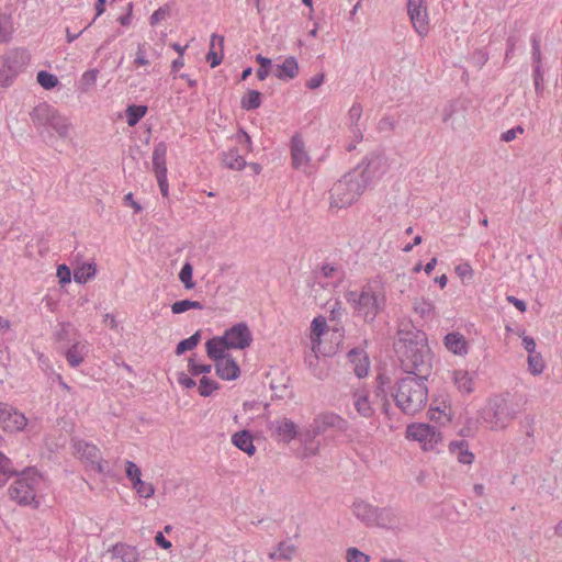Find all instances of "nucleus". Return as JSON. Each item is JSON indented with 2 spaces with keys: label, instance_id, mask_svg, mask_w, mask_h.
Masks as SVG:
<instances>
[{
  "label": "nucleus",
  "instance_id": "nucleus-36",
  "mask_svg": "<svg viewBox=\"0 0 562 562\" xmlns=\"http://www.w3.org/2000/svg\"><path fill=\"white\" fill-rule=\"evenodd\" d=\"M97 273L94 263H83L74 271V279L77 283H86Z\"/></svg>",
  "mask_w": 562,
  "mask_h": 562
},
{
  "label": "nucleus",
  "instance_id": "nucleus-32",
  "mask_svg": "<svg viewBox=\"0 0 562 562\" xmlns=\"http://www.w3.org/2000/svg\"><path fill=\"white\" fill-rule=\"evenodd\" d=\"M413 310L426 321H431L437 316L435 304L429 299H416L413 303Z\"/></svg>",
  "mask_w": 562,
  "mask_h": 562
},
{
  "label": "nucleus",
  "instance_id": "nucleus-51",
  "mask_svg": "<svg viewBox=\"0 0 562 562\" xmlns=\"http://www.w3.org/2000/svg\"><path fill=\"white\" fill-rule=\"evenodd\" d=\"M98 75H99L98 69H90L82 74L81 85H82L83 91H88L91 87H93L95 85Z\"/></svg>",
  "mask_w": 562,
  "mask_h": 562
},
{
  "label": "nucleus",
  "instance_id": "nucleus-55",
  "mask_svg": "<svg viewBox=\"0 0 562 562\" xmlns=\"http://www.w3.org/2000/svg\"><path fill=\"white\" fill-rule=\"evenodd\" d=\"M347 562H369V557L357 548H349L346 553Z\"/></svg>",
  "mask_w": 562,
  "mask_h": 562
},
{
  "label": "nucleus",
  "instance_id": "nucleus-6",
  "mask_svg": "<svg viewBox=\"0 0 562 562\" xmlns=\"http://www.w3.org/2000/svg\"><path fill=\"white\" fill-rule=\"evenodd\" d=\"M361 177L352 169L331 186L329 190L330 209L349 207L360 199L368 189Z\"/></svg>",
  "mask_w": 562,
  "mask_h": 562
},
{
  "label": "nucleus",
  "instance_id": "nucleus-14",
  "mask_svg": "<svg viewBox=\"0 0 562 562\" xmlns=\"http://www.w3.org/2000/svg\"><path fill=\"white\" fill-rule=\"evenodd\" d=\"M344 426L345 419L340 415L333 412L322 413L314 418L311 425L312 429L307 431V436L315 438L329 429H342Z\"/></svg>",
  "mask_w": 562,
  "mask_h": 562
},
{
  "label": "nucleus",
  "instance_id": "nucleus-49",
  "mask_svg": "<svg viewBox=\"0 0 562 562\" xmlns=\"http://www.w3.org/2000/svg\"><path fill=\"white\" fill-rule=\"evenodd\" d=\"M530 42H531V47H532V52H531V58H532V61H533V66L535 65H541L542 64V55H541V36L540 34H532L531 37H530Z\"/></svg>",
  "mask_w": 562,
  "mask_h": 562
},
{
  "label": "nucleus",
  "instance_id": "nucleus-53",
  "mask_svg": "<svg viewBox=\"0 0 562 562\" xmlns=\"http://www.w3.org/2000/svg\"><path fill=\"white\" fill-rule=\"evenodd\" d=\"M256 60L260 65L259 69L257 70V78L260 81H262L269 75V67L271 66V59H269L262 55H257Z\"/></svg>",
  "mask_w": 562,
  "mask_h": 562
},
{
  "label": "nucleus",
  "instance_id": "nucleus-62",
  "mask_svg": "<svg viewBox=\"0 0 562 562\" xmlns=\"http://www.w3.org/2000/svg\"><path fill=\"white\" fill-rule=\"evenodd\" d=\"M324 79H325L324 74H317V75L313 76L311 79L307 80L306 87L308 89L314 90V89H316V88H318V87H321L323 85Z\"/></svg>",
  "mask_w": 562,
  "mask_h": 562
},
{
  "label": "nucleus",
  "instance_id": "nucleus-63",
  "mask_svg": "<svg viewBox=\"0 0 562 562\" xmlns=\"http://www.w3.org/2000/svg\"><path fill=\"white\" fill-rule=\"evenodd\" d=\"M522 346L529 355L536 353V341L532 337L524 336L522 337Z\"/></svg>",
  "mask_w": 562,
  "mask_h": 562
},
{
  "label": "nucleus",
  "instance_id": "nucleus-12",
  "mask_svg": "<svg viewBox=\"0 0 562 562\" xmlns=\"http://www.w3.org/2000/svg\"><path fill=\"white\" fill-rule=\"evenodd\" d=\"M229 349H246L252 341V334L246 323H238L221 336Z\"/></svg>",
  "mask_w": 562,
  "mask_h": 562
},
{
  "label": "nucleus",
  "instance_id": "nucleus-47",
  "mask_svg": "<svg viewBox=\"0 0 562 562\" xmlns=\"http://www.w3.org/2000/svg\"><path fill=\"white\" fill-rule=\"evenodd\" d=\"M137 495L143 498H150L155 494V487L151 483L144 482L143 480H137L132 485Z\"/></svg>",
  "mask_w": 562,
  "mask_h": 562
},
{
  "label": "nucleus",
  "instance_id": "nucleus-5",
  "mask_svg": "<svg viewBox=\"0 0 562 562\" xmlns=\"http://www.w3.org/2000/svg\"><path fill=\"white\" fill-rule=\"evenodd\" d=\"M42 474L35 468H26L19 472L9 487V496L21 506L37 508V495L43 488Z\"/></svg>",
  "mask_w": 562,
  "mask_h": 562
},
{
  "label": "nucleus",
  "instance_id": "nucleus-27",
  "mask_svg": "<svg viewBox=\"0 0 562 562\" xmlns=\"http://www.w3.org/2000/svg\"><path fill=\"white\" fill-rule=\"evenodd\" d=\"M110 551L113 558L122 562H137L139 558L136 547L123 542L115 543Z\"/></svg>",
  "mask_w": 562,
  "mask_h": 562
},
{
  "label": "nucleus",
  "instance_id": "nucleus-54",
  "mask_svg": "<svg viewBox=\"0 0 562 562\" xmlns=\"http://www.w3.org/2000/svg\"><path fill=\"white\" fill-rule=\"evenodd\" d=\"M126 476L132 482V485L137 480H142V471L133 462V461H126Z\"/></svg>",
  "mask_w": 562,
  "mask_h": 562
},
{
  "label": "nucleus",
  "instance_id": "nucleus-41",
  "mask_svg": "<svg viewBox=\"0 0 562 562\" xmlns=\"http://www.w3.org/2000/svg\"><path fill=\"white\" fill-rule=\"evenodd\" d=\"M189 310H203V304L199 301L181 300L171 305V312L173 314H181Z\"/></svg>",
  "mask_w": 562,
  "mask_h": 562
},
{
  "label": "nucleus",
  "instance_id": "nucleus-4",
  "mask_svg": "<svg viewBox=\"0 0 562 562\" xmlns=\"http://www.w3.org/2000/svg\"><path fill=\"white\" fill-rule=\"evenodd\" d=\"M426 379L406 376L398 381L394 400L397 407L405 414L415 415L428 401Z\"/></svg>",
  "mask_w": 562,
  "mask_h": 562
},
{
  "label": "nucleus",
  "instance_id": "nucleus-20",
  "mask_svg": "<svg viewBox=\"0 0 562 562\" xmlns=\"http://www.w3.org/2000/svg\"><path fill=\"white\" fill-rule=\"evenodd\" d=\"M352 404L360 416L364 418H370L373 416L374 408L370 402L368 390H356L352 394Z\"/></svg>",
  "mask_w": 562,
  "mask_h": 562
},
{
  "label": "nucleus",
  "instance_id": "nucleus-15",
  "mask_svg": "<svg viewBox=\"0 0 562 562\" xmlns=\"http://www.w3.org/2000/svg\"><path fill=\"white\" fill-rule=\"evenodd\" d=\"M27 425L24 414L7 404L0 403V426L4 431L19 432Z\"/></svg>",
  "mask_w": 562,
  "mask_h": 562
},
{
  "label": "nucleus",
  "instance_id": "nucleus-1",
  "mask_svg": "<svg viewBox=\"0 0 562 562\" xmlns=\"http://www.w3.org/2000/svg\"><path fill=\"white\" fill-rule=\"evenodd\" d=\"M396 352L402 369L408 376L427 379L431 371L430 349L424 331L411 327L400 329Z\"/></svg>",
  "mask_w": 562,
  "mask_h": 562
},
{
  "label": "nucleus",
  "instance_id": "nucleus-10",
  "mask_svg": "<svg viewBox=\"0 0 562 562\" xmlns=\"http://www.w3.org/2000/svg\"><path fill=\"white\" fill-rule=\"evenodd\" d=\"M406 437L420 442L425 450H432L441 440L440 431L436 427L424 423L408 425L406 428Z\"/></svg>",
  "mask_w": 562,
  "mask_h": 562
},
{
  "label": "nucleus",
  "instance_id": "nucleus-38",
  "mask_svg": "<svg viewBox=\"0 0 562 562\" xmlns=\"http://www.w3.org/2000/svg\"><path fill=\"white\" fill-rule=\"evenodd\" d=\"M201 341V331L196 330L192 336L181 340L176 348V355L180 356L186 351L194 349Z\"/></svg>",
  "mask_w": 562,
  "mask_h": 562
},
{
  "label": "nucleus",
  "instance_id": "nucleus-17",
  "mask_svg": "<svg viewBox=\"0 0 562 562\" xmlns=\"http://www.w3.org/2000/svg\"><path fill=\"white\" fill-rule=\"evenodd\" d=\"M290 153L292 167L296 170L306 172L311 164V157L308 155L304 140L299 134L292 136L290 144Z\"/></svg>",
  "mask_w": 562,
  "mask_h": 562
},
{
  "label": "nucleus",
  "instance_id": "nucleus-35",
  "mask_svg": "<svg viewBox=\"0 0 562 562\" xmlns=\"http://www.w3.org/2000/svg\"><path fill=\"white\" fill-rule=\"evenodd\" d=\"M14 32L12 16L8 13H0V43H9Z\"/></svg>",
  "mask_w": 562,
  "mask_h": 562
},
{
  "label": "nucleus",
  "instance_id": "nucleus-16",
  "mask_svg": "<svg viewBox=\"0 0 562 562\" xmlns=\"http://www.w3.org/2000/svg\"><path fill=\"white\" fill-rule=\"evenodd\" d=\"M74 449L76 454L80 459L86 460L91 469L95 470L98 473H104L105 469L100 456V450L97 446L83 440H75Z\"/></svg>",
  "mask_w": 562,
  "mask_h": 562
},
{
  "label": "nucleus",
  "instance_id": "nucleus-59",
  "mask_svg": "<svg viewBox=\"0 0 562 562\" xmlns=\"http://www.w3.org/2000/svg\"><path fill=\"white\" fill-rule=\"evenodd\" d=\"M57 277L61 284L69 283L71 280L70 269L66 265H60L57 268Z\"/></svg>",
  "mask_w": 562,
  "mask_h": 562
},
{
  "label": "nucleus",
  "instance_id": "nucleus-2",
  "mask_svg": "<svg viewBox=\"0 0 562 562\" xmlns=\"http://www.w3.org/2000/svg\"><path fill=\"white\" fill-rule=\"evenodd\" d=\"M30 116L37 135L47 145H54L57 139L69 138L72 125L53 105L42 102L32 110Z\"/></svg>",
  "mask_w": 562,
  "mask_h": 562
},
{
  "label": "nucleus",
  "instance_id": "nucleus-48",
  "mask_svg": "<svg viewBox=\"0 0 562 562\" xmlns=\"http://www.w3.org/2000/svg\"><path fill=\"white\" fill-rule=\"evenodd\" d=\"M218 389V383L215 380L203 375L199 382V393L201 396H210L215 390Z\"/></svg>",
  "mask_w": 562,
  "mask_h": 562
},
{
  "label": "nucleus",
  "instance_id": "nucleus-21",
  "mask_svg": "<svg viewBox=\"0 0 562 562\" xmlns=\"http://www.w3.org/2000/svg\"><path fill=\"white\" fill-rule=\"evenodd\" d=\"M449 452L462 464H472L474 453L469 448V442L464 439L452 440L449 443Z\"/></svg>",
  "mask_w": 562,
  "mask_h": 562
},
{
  "label": "nucleus",
  "instance_id": "nucleus-18",
  "mask_svg": "<svg viewBox=\"0 0 562 562\" xmlns=\"http://www.w3.org/2000/svg\"><path fill=\"white\" fill-rule=\"evenodd\" d=\"M348 363L353 373L359 378H364L369 373L370 360L363 349L355 348L347 353Z\"/></svg>",
  "mask_w": 562,
  "mask_h": 562
},
{
  "label": "nucleus",
  "instance_id": "nucleus-58",
  "mask_svg": "<svg viewBox=\"0 0 562 562\" xmlns=\"http://www.w3.org/2000/svg\"><path fill=\"white\" fill-rule=\"evenodd\" d=\"M522 133H524V128L520 125H518L516 127H513V128L507 130L506 132L502 133L501 139L503 142L509 143V142L514 140L518 134H522Z\"/></svg>",
  "mask_w": 562,
  "mask_h": 562
},
{
  "label": "nucleus",
  "instance_id": "nucleus-9",
  "mask_svg": "<svg viewBox=\"0 0 562 562\" xmlns=\"http://www.w3.org/2000/svg\"><path fill=\"white\" fill-rule=\"evenodd\" d=\"M386 161L381 155L372 154L367 156L360 165L353 168L359 172L366 186L370 188L376 180L386 172Z\"/></svg>",
  "mask_w": 562,
  "mask_h": 562
},
{
  "label": "nucleus",
  "instance_id": "nucleus-28",
  "mask_svg": "<svg viewBox=\"0 0 562 562\" xmlns=\"http://www.w3.org/2000/svg\"><path fill=\"white\" fill-rule=\"evenodd\" d=\"M88 351L87 344L76 341L65 351V357L70 367L77 368L83 362Z\"/></svg>",
  "mask_w": 562,
  "mask_h": 562
},
{
  "label": "nucleus",
  "instance_id": "nucleus-34",
  "mask_svg": "<svg viewBox=\"0 0 562 562\" xmlns=\"http://www.w3.org/2000/svg\"><path fill=\"white\" fill-rule=\"evenodd\" d=\"M18 56L16 52L10 53L5 56L2 66H0V87H8L12 83L15 71L11 66V60Z\"/></svg>",
  "mask_w": 562,
  "mask_h": 562
},
{
  "label": "nucleus",
  "instance_id": "nucleus-46",
  "mask_svg": "<svg viewBox=\"0 0 562 562\" xmlns=\"http://www.w3.org/2000/svg\"><path fill=\"white\" fill-rule=\"evenodd\" d=\"M37 82L46 90H50L58 85V78L45 70H41L37 72Z\"/></svg>",
  "mask_w": 562,
  "mask_h": 562
},
{
  "label": "nucleus",
  "instance_id": "nucleus-7",
  "mask_svg": "<svg viewBox=\"0 0 562 562\" xmlns=\"http://www.w3.org/2000/svg\"><path fill=\"white\" fill-rule=\"evenodd\" d=\"M514 418L515 411L499 396L490 398L477 412V422L491 430L505 429Z\"/></svg>",
  "mask_w": 562,
  "mask_h": 562
},
{
  "label": "nucleus",
  "instance_id": "nucleus-39",
  "mask_svg": "<svg viewBox=\"0 0 562 562\" xmlns=\"http://www.w3.org/2000/svg\"><path fill=\"white\" fill-rule=\"evenodd\" d=\"M295 552V546L282 541L279 543L277 551L271 552L269 554L270 559H283V560H291Z\"/></svg>",
  "mask_w": 562,
  "mask_h": 562
},
{
  "label": "nucleus",
  "instance_id": "nucleus-43",
  "mask_svg": "<svg viewBox=\"0 0 562 562\" xmlns=\"http://www.w3.org/2000/svg\"><path fill=\"white\" fill-rule=\"evenodd\" d=\"M215 41H218V44L223 45L224 37L223 36H218L216 34H212V36H211V50L206 55V60H207V63L210 64V66L212 68L218 66L222 63V57H223L222 55H220V54H217L216 52L213 50V47L215 45Z\"/></svg>",
  "mask_w": 562,
  "mask_h": 562
},
{
  "label": "nucleus",
  "instance_id": "nucleus-3",
  "mask_svg": "<svg viewBox=\"0 0 562 562\" xmlns=\"http://www.w3.org/2000/svg\"><path fill=\"white\" fill-rule=\"evenodd\" d=\"M346 301L358 316L363 317L367 322H373L384 308L386 296L383 285L379 281H371L364 284L360 291L347 292Z\"/></svg>",
  "mask_w": 562,
  "mask_h": 562
},
{
  "label": "nucleus",
  "instance_id": "nucleus-19",
  "mask_svg": "<svg viewBox=\"0 0 562 562\" xmlns=\"http://www.w3.org/2000/svg\"><path fill=\"white\" fill-rule=\"evenodd\" d=\"M443 345L448 351L456 356L464 357L469 352L465 337L459 331H452L445 336Z\"/></svg>",
  "mask_w": 562,
  "mask_h": 562
},
{
  "label": "nucleus",
  "instance_id": "nucleus-31",
  "mask_svg": "<svg viewBox=\"0 0 562 562\" xmlns=\"http://www.w3.org/2000/svg\"><path fill=\"white\" fill-rule=\"evenodd\" d=\"M232 442L239 450L244 451L248 456H254L256 452V447L254 445V439L248 430H240L232 436Z\"/></svg>",
  "mask_w": 562,
  "mask_h": 562
},
{
  "label": "nucleus",
  "instance_id": "nucleus-8",
  "mask_svg": "<svg viewBox=\"0 0 562 562\" xmlns=\"http://www.w3.org/2000/svg\"><path fill=\"white\" fill-rule=\"evenodd\" d=\"M352 512L355 516L367 526L376 525L385 527L389 522H391V516L393 515L390 509H379L363 501L355 502L352 505Z\"/></svg>",
  "mask_w": 562,
  "mask_h": 562
},
{
  "label": "nucleus",
  "instance_id": "nucleus-45",
  "mask_svg": "<svg viewBox=\"0 0 562 562\" xmlns=\"http://www.w3.org/2000/svg\"><path fill=\"white\" fill-rule=\"evenodd\" d=\"M133 64L136 68L146 67L150 64L147 54V43H138Z\"/></svg>",
  "mask_w": 562,
  "mask_h": 562
},
{
  "label": "nucleus",
  "instance_id": "nucleus-29",
  "mask_svg": "<svg viewBox=\"0 0 562 562\" xmlns=\"http://www.w3.org/2000/svg\"><path fill=\"white\" fill-rule=\"evenodd\" d=\"M452 381L458 391L463 395H469L474 391L473 378L465 370H454Z\"/></svg>",
  "mask_w": 562,
  "mask_h": 562
},
{
  "label": "nucleus",
  "instance_id": "nucleus-60",
  "mask_svg": "<svg viewBox=\"0 0 562 562\" xmlns=\"http://www.w3.org/2000/svg\"><path fill=\"white\" fill-rule=\"evenodd\" d=\"M167 15H168V9L167 8H164V7L158 8L150 15V19H149L150 25L154 26V25L158 24L160 21L166 19Z\"/></svg>",
  "mask_w": 562,
  "mask_h": 562
},
{
  "label": "nucleus",
  "instance_id": "nucleus-52",
  "mask_svg": "<svg viewBox=\"0 0 562 562\" xmlns=\"http://www.w3.org/2000/svg\"><path fill=\"white\" fill-rule=\"evenodd\" d=\"M532 78H533V85H535V91L537 93V95H541L542 92H543V72H542V66L541 65H535L533 66V72H532Z\"/></svg>",
  "mask_w": 562,
  "mask_h": 562
},
{
  "label": "nucleus",
  "instance_id": "nucleus-11",
  "mask_svg": "<svg viewBox=\"0 0 562 562\" xmlns=\"http://www.w3.org/2000/svg\"><path fill=\"white\" fill-rule=\"evenodd\" d=\"M407 14L414 30L422 37L429 32V14L426 0H407Z\"/></svg>",
  "mask_w": 562,
  "mask_h": 562
},
{
  "label": "nucleus",
  "instance_id": "nucleus-25",
  "mask_svg": "<svg viewBox=\"0 0 562 562\" xmlns=\"http://www.w3.org/2000/svg\"><path fill=\"white\" fill-rule=\"evenodd\" d=\"M167 145L160 142L155 145L153 150V170L156 177L167 176Z\"/></svg>",
  "mask_w": 562,
  "mask_h": 562
},
{
  "label": "nucleus",
  "instance_id": "nucleus-64",
  "mask_svg": "<svg viewBox=\"0 0 562 562\" xmlns=\"http://www.w3.org/2000/svg\"><path fill=\"white\" fill-rule=\"evenodd\" d=\"M124 202L126 205L133 207L135 213H139L142 211V205L134 200V195L132 192L127 193L124 196Z\"/></svg>",
  "mask_w": 562,
  "mask_h": 562
},
{
  "label": "nucleus",
  "instance_id": "nucleus-24",
  "mask_svg": "<svg viewBox=\"0 0 562 562\" xmlns=\"http://www.w3.org/2000/svg\"><path fill=\"white\" fill-rule=\"evenodd\" d=\"M206 355L215 363L229 357L226 351L229 349L221 336L213 337L205 342Z\"/></svg>",
  "mask_w": 562,
  "mask_h": 562
},
{
  "label": "nucleus",
  "instance_id": "nucleus-40",
  "mask_svg": "<svg viewBox=\"0 0 562 562\" xmlns=\"http://www.w3.org/2000/svg\"><path fill=\"white\" fill-rule=\"evenodd\" d=\"M240 104H241V108L247 111L258 109L261 104L260 92L257 90L249 91L247 93V95L241 98Z\"/></svg>",
  "mask_w": 562,
  "mask_h": 562
},
{
  "label": "nucleus",
  "instance_id": "nucleus-57",
  "mask_svg": "<svg viewBox=\"0 0 562 562\" xmlns=\"http://www.w3.org/2000/svg\"><path fill=\"white\" fill-rule=\"evenodd\" d=\"M0 471L13 474L16 476L18 472L14 471L12 461L3 452H0Z\"/></svg>",
  "mask_w": 562,
  "mask_h": 562
},
{
  "label": "nucleus",
  "instance_id": "nucleus-30",
  "mask_svg": "<svg viewBox=\"0 0 562 562\" xmlns=\"http://www.w3.org/2000/svg\"><path fill=\"white\" fill-rule=\"evenodd\" d=\"M299 74V64L295 57L290 56L284 59L281 65H278L274 76L281 80H291Z\"/></svg>",
  "mask_w": 562,
  "mask_h": 562
},
{
  "label": "nucleus",
  "instance_id": "nucleus-26",
  "mask_svg": "<svg viewBox=\"0 0 562 562\" xmlns=\"http://www.w3.org/2000/svg\"><path fill=\"white\" fill-rule=\"evenodd\" d=\"M327 330V322L324 316H317L312 321L311 324V342H312V351L315 353V358H317V352L321 349L322 336Z\"/></svg>",
  "mask_w": 562,
  "mask_h": 562
},
{
  "label": "nucleus",
  "instance_id": "nucleus-37",
  "mask_svg": "<svg viewBox=\"0 0 562 562\" xmlns=\"http://www.w3.org/2000/svg\"><path fill=\"white\" fill-rule=\"evenodd\" d=\"M126 122L128 126H135L147 113L146 105H130L126 111Z\"/></svg>",
  "mask_w": 562,
  "mask_h": 562
},
{
  "label": "nucleus",
  "instance_id": "nucleus-42",
  "mask_svg": "<svg viewBox=\"0 0 562 562\" xmlns=\"http://www.w3.org/2000/svg\"><path fill=\"white\" fill-rule=\"evenodd\" d=\"M544 361L540 353L528 355V370L532 375H539L544 370Z\"/></svg>",
  "mask_w": 562,
  "mask_h": 562
},
{
  "label": "nucleus",
  "instance_id": "nucleus-22",
  "mask_svg": "<svg viewBox=\"0 0 562 562\" xmlns=\"http://www.w3.org/2000/svg\"><path fill=\"white\" fill-rule=\"evenodd\" d=\"M216 374L225 381H234L240 374V369L232 356L215 363Z\"/></svg>",
  "mask_w": 562,
  "mask_h": 562
},
{
  "label": "nucleus",
  "instance_id": "nucleus-44",
  "mask_svg": "<svg viewBox=\"0 0 562 562\" xmlns=\"http://www.w3.org/2000/svg\"><path fill=\"white\" fill-rule=\"evenodd\" d=\"M192 274H193L192 265L190 262H184V265L182 266V268L179 272V279L187 290H191L195 286V283L192 280Z\"/></svg>",
  "mask_w": 562,
  "mask_h": 562
},
{
  "label": "nucleus",
  "instance_id": "nucleus-50",
  "mask_svg": "<svg viewBox=\"0 0 562 562\" xmlns=\"http://www.w3.org/2000/svg\"><path fill=\"white\" fill-rule=\"evenodd\" d=\"M188 369L191 375L196 376L200 374H207L212 371L211 364H199L195 362L194 358H190L188 361Z\"/></svg>",
  "mask_w": 562,
  "mask_h": 562
},
{
  "label": "nucleus",
  "instance_id": "nucleus-13",
  "mask_svg": "<svg viewBox=\"0 0 562 562\" xmlns=\"http://www.w3.org/2000/svg\"><path fill=\"white\" fill-rule=\"evenodd\" d=\"M267 428L270 436L279 442L290 443L297 436L296 424L286 417L270 420Z\"/></svg>",
  "mask_w": 562,
  "mask_h": 562
},
{
  "label": "nucleus",
  "instance_id": "nucleus-61",
  "mask_svg": "<svg viewBox=\"0 0 562 562\" xmlns=\"http://www.w3.org/2000/svg\"><path fill=\"white\" fill-rule=\"evenodd\" d=\"M177 381L180 385H182L186 389H192L196 385L195 381L184 372L178 373Z\"/></svg>",
  "mask_w": 562,
  "mask_h": 562
},
{
  "label": "nucleus",
  "instance_id": "nucleus-33",
  "mask_svg": "<svg viewBox=\"0 0 562 562\" xmlns=\"http://www.w3.org/2000/svg\"><path fill=\"white\" fill-rule=\"evenodd\" d=\"M222 162L226 168L232 170H243L246 166V160L237 148H229L227 151H223Z\"/></svg>",
  "mask_w": 562,
  "mask_h": 562
},
{
  "label": "nucleus",
  "instance_id": "nucleus-23",
  "mask_svg": "<svg viewBox=\"0 0 562 562\" xmlns=\"http://www.w3.org/2000/svg\"><path fill=\"white\" fill-rule=\"evenodd\" d=\"M361 115L362 106L360 103L355 102L348 111L347 121L349 131L357 143L361 142L363 138V132L359 124Z\"/></svg>",
  "mask_w": 562,
  "mask_h": 562
},
{
  "label": "nucleus",
  "instance_id": "nucleus-56",
  "mask_svg": "<svg viewBox=\"0 0 562 562\" xmlns=\"http://www.w3.org/2000/svg\"><path fill=\"white\" fill-rule=\"evenodd\" d=\"M456 273L462 279V280H471L473 277V269L470 263L463 262L456 267Z\"/></svg>",
  "mask_w": 562,
  "mask_h": 562
}]
</instances>
